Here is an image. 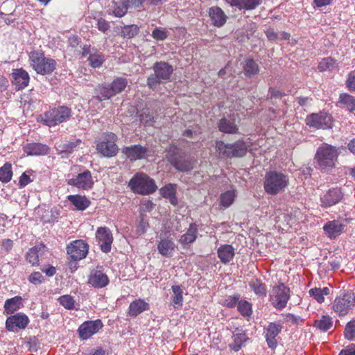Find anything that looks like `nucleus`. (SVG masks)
I'll return each mask as SVG.
<instances>
[{
	"label": "nucleus",
	"mask_w": 355,
	"mask_h": 355,
	"mask_svg": "<svg viewBox=\"0 0 355 355\" xmlns=\"http://www.w3.org/2000/svg\"><path fill=\"white\" fill-rule=\"evenodd\" d=\"M31 67L41 75L52 73L56 69V61L51 58L45 57L42 51L34 50L28 53Z\"/></svg>",
	"instance_id": "4"
},
{
	"label": "nucleus",
	"mask_w": 355,
	"mask_h": 355,
	"mask_svg": "<svg viewBox=\"0 0 355 355\" xmlns=\"http://www.w3.org/2000/svg\"><path fill=\"white\" fill-rule=\"evenodd\" d=\"M344 227L345 225L340 220H333L327 222L323 230L329 239H334L343 233Z\"/></svg>",
	"instance_id": "24"
},
{
	"label": "nucleus",
	"mask_w": 355,
	"mask_h": 355,
	"mask_svg": "<svg viewBox=\"0 0 355 355\" xmlns=\"http://www.w3.org/2000/svg\"><path fill=\"white\" fill-rule=\"evenodd\" d=\"M29 323L28 317L23 313H17L7 318L6 328L9 331L15 332L18 329H24Z\"/></svg>",
	"instance_id": "17"
},
{
	"label": "nucleus",
	"mask_w": 355,
	"mask_h": 355,
	"mask_svg": "<svg viewBox=\"0 0 355 355\" xmlns=\"http://www.w3.org/2000/svg\"><path fill=\"white\" fill-rule=\"evenodd\" d=\"M112 3L113 13L116 17H122L126 14L129 7V0H121L119 3L112 1Z\"/></svg>",
	"instance_id": "41"
},
{
	"label": "nucleus",
	"mask_w": 355,
	"mask_h": 355,
	"mask_svg": "<svg viewBox=\"0 0 355 355\" xmlns=\"http://www.w3.org/2000/svg\"><path fill=\"white\" fill-rule=\"evenodd\" d=\"M168 32L161 27L155 28L153 31L151 36L157 41H163L168 37Z\"/></svg>",
	"instance_id": "55"
},
{
	"label": "nucleus",
	"mask_w": 355,
	"mask_h": 355,
	"mask_svg": "<svg viewBox=\"0 0 355 355\" xmlns=\"http://www.w3.org/2000/svg\"><path fill=\"white\" fill-rule=\"evenodd\" d=\"M198 233V225L196 223H190L187 232L180 236V243L182 245L193 243L197 239Z\"/></svg>",
	"instance_id": "29"
},
{
	"label": "nucleus",
	"mask_w": 355,
	"mask_h": 355,
	"mask_svg": "<svg viewBox=\"0 0 355 355\" xmlns=\"http://www.w3.org/2000/svg\"><path fill=\"white\" fill-rule=\"evenodd\" d=\"M290 298V289L284 284L275 286L271 291L270 300L272 304L277 309H284Z\"/></svg>",
	"instance_id": "10"
},
{
	"label": "nucleus",
	"mask_w": 355,
	"mask_h": 355,
	"mask_svg": "<svg viewBox=\"0 0 355 355\" xmlns=\"http://www.w3.org/2000/svg\"><path fill=\"white\" fill-rule=\"evenodd\" d=\"M249 286L251 290L257 295L260 297L266 296V287L265 284L262 283L259 279H253L250 283Z\"/></svg>",
	"instance_id": "40"
},
{
	"label": "nucleus",
	"mask_w": 355,
	"mask_h": 355,
	"mask_svg": "<svg viewBox=\"0 0 355 355\" xmlns=\"http://www.w3.org/2000/svg\"><path fill=\"white\" fill-rule=\"evenodd\" d=\"M247 151L248 145L243 140H238L230 144V158L242 157L246 155Z\"/></svg>",
	"instance_id": "33"
},
{
	"label": "nucleus",
	"mask_w": 355,
	"mask_h": 355,
	"mask_svg": "<svg viewBox=\"0 0 355 355\" xmlns=\"http://www.w3.org/2000/svg\"><path fill=\"white\" fill-rule=\"evenodd\" d=\"M160 195L164 198L169 199L171 204L173 205H178V199L176 198V185L169 183L162 187L159 190Z\"/></svg>",
	"instance_id": "35"
},
{
	"label": "nucleus",
	"mask_w": 355,
	"mask_h": 355,
	"mask_svg": "<svg viewBox=\"0 0 355 355\" xmlns=\"http://www.w3.org/2000/svg\"><path fill=\"white\" fill-rule=\"evenodd\" d=\"M336 60L331 57L323 58L318 64V69L320 71L323 72L334 67Z\"/></svg>",
	"instance_id": "53"
},
{
	"label": "nucleus",
	"mask_w": 355,
	"mask_h": 355,
	"mask_svg": "<svg viewBox=\"0 0 355 355\" xmlns=\"http://www.w3.org/2000/svg\"><path fill=\"white\" fill-rule=\"evenodd\" d=\"M209 16L214 26L221 27L226 23L227 16L223 10L218 6L210 8L209 10Z\"/></svg>",
	"instance_id": "27"
},
{
	"label": "nucleus",
	"mask_w": 355,
	"mask_h": 355,
	"mask_svg": "<svg viewBox=\"0 0 355 355\" xmlns=\"http://www.w3.org/2000/svg\"><path fill=\"white\" fill-rule=\"evenodd\" d=\"M23 150L28 156H44L50 152V148L41 143H28L23 147Z\"/></svg>",
	"instance_id": "22"
},
{
	"label": "nucleus",
	"mask_w": 355,
	"mask_h": 355,
	"mask_svg": "<svg viewBox=\"0 0 355 355\" xmlns=\"http://www.w3.org/2000/svg\"><path fill=\"white\" fill-rule=\"evenodd\" d=\"M176 245L172 238L161 239L157 243V250L163 257H171L173 254Z\"/></svg>",
	"instance_id": "26"
},
{
	"label": "nucleus",
	"mask_w": 355,
	"mask_h": 355,
	"mask_svg": "<svg viewBox=\"0 0 355 355\" xmlns=\"http://www.w3.org/2000/svg\"><path fill=\"white\" fill-rule=\"evenodd\" d=\"M82 143V140L80 139H73L67 143L57 142L55 144V148L58 154L69 155L76 150Z\"/></svg>",
	"instance_id": "25"
},
{
	"label": "nucleus",
	"mask_w": 355,
	"mask_h": 355,
	"mask_svg": "<svg viewBox=\"0 0 355 355\" xmlns=\"http://www.w3.org/2000/svg\"><path fill=\"white\" fill-rule=\"evenodd\" d=\"M114 96L122 92L128 85V80L123 77L115 78L110 84Z\"/></svg>",
	"instance_id": "44"
},
{
	"label": "nucleus",
	"mask_w": 355,
	"mask_h": 355,
	"mask_svg": "<svg viewBox=\"0 0 355 355\" xmlns=\"http://www.w3.org/2000/svg\"><path fill=\"white\" fill-rule=\"evenodd\" d=\"M139 27L136 24L125 25L121 27L120 35L124 39H132L139 34Z\"/></svg>",
	"instance_id": "39"
},
{
	"label": "nucleus",
	"mask_w": 355,
	"mask_h": 355,
	"mask_svg": "<svg viewBox=\"0 0 355 355\" xmlns=\"http://www.w3.org/2000/svg\"><path fill=\"white\" fill-rule=\"evenodd\" d=\"M172 291L173 295L172 296V303L175 309L182 306L183 302V291L180 286H173Z\"/></svg>",
	"instance_id": "45"
},
{
	"label": "nucleus",
	"mask_w": 355,
	"mask_h": 355,
	"mask_svg": "<svg viewBox=\"0 0 355 355\" xmlns=\"http://www.w3.org/2000/svg\"><path fill=\"white\" fill-rule=\"evenodd\" d=\"M28 281L35 285L41 284L44 282V277L40 272H34L29 275Z\"/></svg>",
	"instance_id": "58"
},
{
	"label": "nucleus",
	"mask_w": 355,
	"mask_h": 355,
	"mask_svg": "<svg viewBox=\"0 0 355 355\" xmlns=\"http://www.w3.org/2000/svg\"><path fill=\"white\" fill-rule=\"evenodd\" d=\"M12 83L17 90H21L28 86L30 76L28 72L22 68L14 69L12 73Z\"/></svg>",
	"instance_id": "21"
},
{
	"label": "nucleus",
	"mask_w": 355,
	"mask_h": 355,
	"mask_svg": "<svg viewBox=\"0 0 355 355\" xmlns=\"http://www.w3.org/2000/svg\"><path fill=\"white\" fill-rule=\"evenodd\" d=\"M339 155L338 148L327 143L322 144L317 149L315 159L321 171H329L336 166Z\"/></svg>",
	"instance_id": "3"
},
{
	"label": "nucleus",
	"mask_w": 355,
	"mask_h": 355,
	"mask_svg": "<svg viewBox=\"0 0 355 355\" xmlns=\"http://www.w3.org/2000/svg\"><path fill=\"white\" fill-rule=\"evenodd\" d=\"M46 246L42 243L29 248L25 254L26 261L32 266H38L40 261V252H44L46 250Z\"/></svg>",
	"instance_id": "23"
},
{
	"label": "nucleus",
	"mask_w": 355,
	"mask_h": 355,
	"mask_svg": "<svg viewBox=\"0 0 355 355\" xmlns=\"http://www.w3.org/2000/svg\"><path fill=\"white\" fill-rule=\"evenodd\" d=\"M288 184V176L281 171H269L263 178V189L269 195L275 196L284 192Z\"/></svg>",
	"instance_id": "1"
},
{
	"label": "nucleus",
	"mask_w": 355,
	"mask_h": 355,
	"mask_svg": "<svg viewBox=\"0 0 355 355\" xmlns=\"http://www.w3.org/2000/svg\"><path fill=\"white\" fill-rule=\"evenodd\" d=\"M305 123L309 128L316 130L329 129L331 128L333 125L331 116L324 112L308 114L305 119Z\"/></svg>",
	"instance_id": "11"
},
{
	"label": "nucleus",
	"mask_w": 355,
	"mask_h": 355,
	"mask_svg": "<svg viewBox=\"0 0 355 355\" xmlns=\"http://www.w3.org/2000/svg\"><path fill=\"white\" fill-rule=\"evenodd\" d=\"M128 187L135 193L141 195L153 193L157 189L155 180L144 173H136L130 180Z\"/></svg>",
	"instance_id": "7"
},
{
	"label": "nucleus",
	"mask_w": 355,
	"mask_h": 355,
	"mask_svg": "<svg viewBox=\"0 0 355 355\" xmlns=\"http://www.w3.org/2000/svg\"><path fill=\"white\" fill-rule=\"evenodd\" d=\"M215 147L220 156L230 158V144H225L223 141H216Z\"/></svg>",
	"instance_id": "51"
},
{
	"label": "nucleus",
	"mask_w": 355,
	"mask_h": 355,
	"mask_svg": "<svg viewBox=\"0 0 355 355\" xmlns=\"http://www.w3.org/2000/svg\"><path fill=\"white\" fill-rule=\"evenodd\" d=\"M96 239L102 252L107 253L111 251L114 241L112 231L107 227H99L96 232Z\"/></svg>",
	"instance_id": "14"
},
{
	"label": "nucleus",
	"mask_w": 355,
	"mask_h": 355,
	"mask_svg": "<svg viewBox=\"0 0 355 355\" xmlns=\"http://www.w3.org/2000/svg\"><path fill=\"white\" fill-rule=\"evenodd\" d=\"M148 152V148L141 145H132L122 149V153L132 162L145 159Z\"/></svg>",
	"instance_id": "20"
},
{
	"label": "nucleus",
	"mask_w": 355,
	"mask_h": 355,
	"mask_svg": "<svg viewBox=\"0 0 355 355\" xmlns=\"http://www.w3.org/2000/svg\"><path fill=\"white\" fill-rule=\"evenodd\" d=\"M71 115L69 107L62 105L50 108L37 117V121L49 127L55 126L68 120Z\"/></svg>",
	"instance_id": "5"
},
{
	"label": "nucleus",
	"mask_w": 355,
	"mask_h": 355,
	"mask_svg": "<svg viewBox=\"0 0 355 355\" xmlns=\"http://www.w3.org/2000/svg\"><path fill=\"white\" fill-rule=\"evenodd\" d=\"M339 103L350 112L355 110V98L349 94H340L339 96Z\"/></svg>",
	"instance_id": "47"
},
{
	"label": "nucleus",
	"mask_w": 355,
	"mask_h": 355,
	"mask_svg": "<svg viewBox=\"0 0 355 355\" xmlns=\"http://www.w3.org/2000/svg\"><path fill=\"white\" fill-rule=\"evenodd\" d=\"M283 329L280 322H270L265 328V337L268 347L275 349L278 345L277 337L282 332Z\"/></svg>",
	"instance_id": "18"
},
{
	"label": "nucleus",
	"mask_w": 355,
	"mask_h": 355,
	"mask_svg": "<svg viewBox=\"0 0 355 355\" xmlns=\"http://www.w3.org/2000/svg\"><path fill=\"white\" fill-rule=\"evenodd\" d=\"M153 69L154 73L147 78V85L152 89H155L160 83L169 80L173 73L172 65L163 61L156 62Z\"/></svg>",
	"instance_id": "6"
},
{
	"label": "nucleus",
	"mask_w": 355,
	"mask_h": 355,
	"mask_svg": "<svg viewBox=\"0 0 355 355\" xmlns=\"http://www.w3.org/2000/svg\"><path fill=\"white\" fill-rule=\"evenodd\" d=\"M150 309L149 304L144 300L137 299L132 302L128 307V315L131 317H137L140 313Z\"/></svg>",
	"instance_id": "31"
},
{
	"label": "nucleus",
	"mask_w": 355,
	"mask_h": 355,
	"mask_svg": "<svg viewBox=\"0 0 355 355\" xmlns=\"http://www.w3.org/2000/svg\"><path fill=\"white\" fill-rule=\"evenodd\" d=\"M87 60L92 68H99L105 61V58L102 52L95 48H93L92 54L88 56Z\"/></svg>",
	"instance_id": "36"
},
{
	"label": "nucleus",
	"mask_w": 355,
	"mask_h": 355,
	"mask_svg": "<svg viewBox=\"0 0 355 355\" xmlns=\"http://www.w3.org/2000/svg\"><path fill=\"white\" fill-rule=\"evenodd\" d=\"M103 324L99 319L88 320L80 325L78 329L79 337L82 340H87L102 329Z\"/></svg>",
	"instance_id": "16"
},
{
	"label": "nucleus",
	"mask_w": 355,
	"mask_h": 355,
	"mask_svg": "<svg viewBox=\"0 0 355 355\" xmlns=\"http://www.w3.org/2000/svg\"><path fill=\"white\" fill-rule=\"evenodd\" d=\"M262 0H240L237 6L239 10H252L259 6Z\"/></svg>",
	"instance_id": "49"
},
{
	"label": "nucleus",
	"mask_w": 355,
	"mask_h": 355,
	"mask_svg": "<svg viewBox=\"0 0 355 355\" xmlns=\"http://www.w3.org/2000/svg\"><path fill=\"white\" fill-rule=\"evenodd\" d=\"M218 127L220 132L226 134H236L239 131L235 120L230 121L225 117L219 120Z\"/></svg>",
	"instance_id": "34"
},
{
	"label": "nucleus",
	"mask_w": 355,
	"mask_h": 355,
	"mask_svg": "<svg viewBox=\"0 0 355 355\" xmlns=\"http://www.w3.org/2000/svg\"><path fill=\"white\" fill-rule=\"evenodd\" d=\"M333 324L332 318L329 315H322L319 320H315L314 326L322 331H328Z\"/></svg>",
	"instance_id": "46"
},
{
	"label": "nucleus",
	"mask_w": 355,
	"mask_h": 355,
	"mask_svg": "<svg viewBox=\"0 0 355 355\" xmlns=\"http://www.w3.org/2000/svg\"><path fill=\"white\" fill-rule=\"evenodd\" d=\"M339 355H355V344H350L343 349Z\"/></svg>",
	"instance_id": "64"
},
{
	"label": "nucleus",
	"mask_w": 355,
	"mask_h": 355,
	"mask_svg": "<svg viewBox=\"0 0 355 355\" xmlns=\"http://www.w3.org/2000/svg\"><path fill=\"white\" fill-rule=\"evenodd\" d=\"M235 193L234 191H227L223 193L220 196V205L227 208L230 207L234 201Z\"/></svg>",
	"instance_id": "52"
},
{
	"label": "nucleus",
	"mask_w": 355,
	"mask_h": 355,
	"mask_svg": "<svg viewBox=\"0 0 355 355\" xmlns=\"http://www.w3.org/2000/svg\"><path fill=\"white\" fill-rule=\"evenodd\" d=\"M69 201L76 207V209L79 211H84L87 209L90 205L91 201L85 196L81 195H69L67 197Z\"/></svg>",
	"instance_id": "32"
},
{
	"label": "nucleus",
	"mask_w": 355,
	"mask_h": 355,
	"mask_svg": "<svg viewBox=\"0 0 355 355\" xmlns=\"http://www.w3.org/2000/svg\"><path fill=\"white\" fill-rule=\"evenodd\" d=\"M33 171L32 170L27 171L24 172L19 180V186L21 188L25 187L29 183L33 182V180L31 179V175H32Z\"/></svg>",
	"instance_id": "57"
},
{
	"label": "nucleus",
	"mask_w": 355,
	"mask_h": 355,
	"mask_svg": "<svg viewBox=\"0 0 355 355\" xmlns=\"http://www.w3.org/2000/svg\"><path fill=\"white\" fill-rule=\"evenodd\" d=\"M23 306V298L19 295H16L12 298L7 299L5 301L3 313L11 315L17 311Z\"/></svg>",
	"instance_id": "30"
},
{
	"label": "nucleus",
	"mask_w": 355,
	"mask_h": 355,
	"mask_svg": "<svg viewBox=\"0 0 355 355\" xmlns=\"http://www.w3.org/2000/svg\"><path fill=\"white\" fill-rule=\"evenodd\" d=\"M95 91L98 94L97 98L100 101L109 99L114 96V93H113L111 89L110 84L103 83L101 85H98L95 89Z\"/></svg>",
	"instance_id": "37"
},
{
	"label": "nucleus",
	"mask_w": 355,
	"mask_h": 355,
	"mask_svg": "<svg viewBox=\"0 0 355 355\" xmlns=\"http://www.w3.org/2000/svg\"><path fill=\"white\" fill-rule=\"evenodd\" d=\"M355 306V293L352 291H344L337 296L333 304V310L339 315H346Z\"/></svg>",
	"instance_id": "8"
},
{
	"label": "nucleus",
	"mask_w": 355,
	"mask_h": 355,
	"mask_svg": "<svg viewBox=\"0 0 355 355\" xmlns=\"http://www.w3.org/2000/svg\"><path fill=\"white\" fill-rule=\"evenodd\" d=\"M343 198V193L340 188H331L321 196L320 206L323 208H328L338 204Z\"/></svg>",
	"instance_id": "19"
},
{
	"label": "nucleus",
	"mask_w": 355,
	"mask_h": 355,
	"mask_svg": "<svg viewBox=\"0 0 355 355\" xmlns=\"http://www.w3.org/2000/svg\"><path fill=\"white\" fill-rule=\"evenodd\" d=\"M248 338L245 333H239L233 335V343L230 344V347L235 352L239 351L244 345Z\"/></svg>",
	"instance_id": "43"
},
{
	"label": "nucleus",
	"mask_w": 355,
	"mask_h": 355,
	"mask_svg": "<svg viewBox=\"0 0 355 355\" xmlns=\"http://www.w3.org/2000/svg\"><path fill=\"white\" fill-rule=\"evenodd\" d=\"M94 184L92 173L87 169L78 173L76 178L67 180V184L85 191L92 189Z\"/></svg>",
	"instance_id": "13"
},
{
	"label": "nucleus",
	"mask_w": 355,
	"mask_h": 355,
	"mask_svg": "<svg viewBox=\"0 0 355 355\" xmlns=\"http://www.w3.org/2000/svg\"><path fill=\"white\" fill-rule=\"evenodd\" d=\"M12 177V165L6 162L0 168V181L3 183H8L11 180Z\"/></svg>",
	"instance_id": "48"
},
{
	"label": "nucleus",
	"mask_w": 355,
	"mask_h": 355,
	"mask_svg": "<svg viewBox=\"0 0 355 355\" xmlns=\"http://www.w3.org/2000/svg\"><path fill=\"white\" fill-rule=\"evenodd\" d=\"M285 320L287 322H290L293 324H300L303 320L299 315H295L292 313H287L285 315Z\"/></svg>",
	"instance_id": "62"
},
{
	"label": "nucleus",
	"mask_w": 355,
	"mask_h": 355,
	"mask_svg": "<svg viewBox=\"0 0 355 355\" xmlns=\"http://www.w3.org/2000/svg\"><path fill=\"white\" fill-rule=\"evenodd\" d=\"M103 266H97L91 270L87 283L95 288H103L110 283L108 276L103 272Z\"/></svg>",
	"instance_id": "15"
},
{
	"label": "nucleus",
	"mask_w": 355,
	"mask_h": 355,
	"mask_svg": "<svg viewBox=\"0 0 355 355\" xmlns=\"http://www.w3.org/2000/svg\"><path fill=\"white\" fill-rule=\"evenodd\" d=\"M218 257L221 263L227 264L234 259L235 250L232 245H221L217 250Z\"/></svg>",
	"instance_id": "28"
},
{
	"label": "nucleus",
	"mask_w": 355,
	"mask_h": 355,
	"mask_svg": "<svg viewBox=\"0 0 355 355\" xmlns=\"http://www.w3.org/2000/svg\"><path fill=\"white\" fill-rule=\"evenodd\" d=\"M346 86L349 91L355 92V71L349 73L346 80Z\"/></svg>",
	"instance_id": "60"
},
{
	"label": "nucleus",
	"mask_w": 355,
	"mask_h": 355,
	"mask_svg": "<svg viewBox=\"0 0 355 355\" xmlns=\"http://www.w3.org/2000/svg\"><path fill=\"white\" fill-rule=\"evenodd\" d=\"M237 309L243 317H249L252 313V304L244 300L239 302Z\"/></svg>",
	"instance_id": "50"
},
{
	"label": "nucleus",
	"mask_w": 355,
	"mask_h": 355,
	"mask_svg": "<svg viewBox=\"0 0 355 355\" xmlns=\"http://www.w3.org/2000/svg\"><path fill=\"white\" fill-rule=\"evenodd\" d=\"M97 28L100 31L105 33L110 28V23L105 19L100 18L97 21Z\"/></svg>",
	"instance_id": "63"
},
{
	"label": "nucleus",
	"mask_w": 355,
	"mask_h": 355,
	"mask_svg": "<svg viewBox=\"0 0 355 355\" xmlns=\"http://www.w3.org/2000/svg\"><path fill=\"white\" fill-rule=\"evenodd\" d=\"M116 135L110 132H104L101 141L96 144V150L103 156L112 157L116 155L119 148L116 144Z\"/></svg>",
	"instance_id": "9"
},
{
	"label": "nucleus",
	"mask_w": 355,
	"mask_h": 355,
	"mask_svg": "<svg viewBox=\"0 0 355 355\" xmlns=\"http://www.w3.org/2000/svg\"><path fill=\"white\" fill-rule=\"evenodd\" d=\"M309 293L318 302L322 303L324 301V296L328 295L330 291L327 287L313 288L310 289Z\"/></svg>",
	"instance_id": "42"
},
{
	"label": "nucleus",
	"mask_w": 355,
	"mask_h": 355,
	"mask_svg": "<svg viewBox=\"0 0 355 355\" xmlns=\"http://www.w3.org/2000/svg\"><path fill=\"white\" fill-rule=\"evenodd\" d=\"M166 159L177 171L185 172L193 168L196 160L187 156L175 144H170L166 148Z\"/></svg>",
	"instance_id": "2"
},
{
	"label": "nucleus",
	"mask_w": 355,
	"mask_h": 355,
	"mask_svg": "<svg viewBox=\"0 0 355 355\" xmlns=\"http://www.w3.org/2000/svg\"><path fill=\"white\" fill-rule=\"evenodd\" d=\"M345 338L349 340H355V320L349 322L345 328Z\"/></svg>",
	"instance_id": "54"
},
{
	"label": "nucleus",
	"mask_w": 355,
	"mask_h": 355,
	"mask_svg": "<svg viewBox=\"0 0 355 355\" xmlns=\"http://www.w3.org/2000/svg\"><path fill=\"white\" fill-rule=\"evenodd\" d=\"M239 298V295L230 296L225 300L224 305L228 308H233L236 305L238 306V303L240 301Z\"/></svg>",
	"instance_id": "59"
},
{
	"label": "nucleus",
	"mask_w": 355,
	"mask_h": 355,
	"mask_svg": "<svg viewBox=\"0 0 355 355\" xmlns=\"http://www.w3.org/2000/svg\"><path fill=\"white\" fill-rule=\"evenodd\" d=\"M243 72L246 77L252 78L259 73V67L253 59H247L243 65Z\"/></svg>",
	"instance_id": "38"
},
{
	"label": "nucleus",
	"mask_w": 355,
	"mask_h": 355,
	"mask_svg": "<svg viewBox=\"0 0 355 355\" xmlns=\"http://www.w3.org/2000/svg\"><path fill=\"white\" fill-rule=\"evenodd\" d=\"M58 301L61 305H62L65 309H73L74 307L75 301L73 297L69 295H64L60 296L58 298Z\"/></svg>",
	"instance_id": "56"
},
{
	"label": "nucleus",
	"mask_w": 355,
	"mask_h": 355,
	"mask_svg": "<svg viewBox=\"0 0 355 355\" xmlns=\"http://www.w3.org/2000/svg\"><path fill=\"white\" fill-rule=\"evenodd\" d=\"M89 251V245L83 240H76L67 246V253L75 261L85 259Z\"/></svg>",
	"instance_id": "12"
},
{
	"label": "nucleus",
	"mask_w": 355,
	"mask_h": 355,
	"mask_svg": "<svg viewBox=\"0 0 355 355\" xmlns=\"http://www.w3.org/2000/svg\"><path fill=\"white\" fill-rule=\"evenodd\" d=\"M13 245V241L10 239H3L1 244L2 250L6 254H8L12 250Z\"/></svg>",
	"instance_id": "61"
}]
</instances>
